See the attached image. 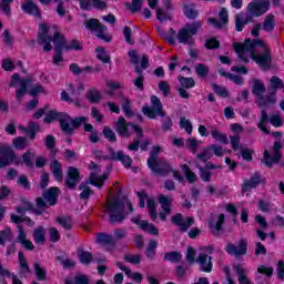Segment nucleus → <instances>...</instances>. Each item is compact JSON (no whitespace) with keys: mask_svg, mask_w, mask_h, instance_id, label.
<instances>
[{"mask_svg":"<svg viewBox=\"0 0 284 284\" xmlns=\"http://www.w3.org/2000/svg\"><path fill=\"white\" fill-rule=\"evenodd\" d=\"M233 48L239 59L244 61V63H248L250 59H252V61H255L263 70L270 68L272 57L270 55V48L263 40L252 41L246 39L244 43H233Z\"/></svg>","mask_w":284,"mask_h":284,"instance_id":"1","label":"nucleus"},{"mask_svg":"<svg viewBox=\"0 0 284 284\" xmlns=\"http://www.w3.org/2000/svg\"><path fill=\"white\" fill-rule=\"evenodd\" d=\"M38 37L40 43L43 44L44 52H50L52 50V41L58 50H81L80 41L72 40L69 44H65V39L62 37V34L59 32V28L55 26L41 23Z\"/></svg>","mask_w":284,"mask_h":284,"instance_id":"2","label":"nucleus"},{"mask_svg":"<svg viewBox=\"0 0 284 284\" xmlns=\"http://www.w3.org/2000/svg\"><path fill=\"white\" fill-rule=\"evenodd\" d=\"M201 26V22H193L192 24H186L181 28L178 33L174 29H170V31L164 36V39L169 41L171 45H176V40L183 45H194V37L195 34H199Z\"/></svg>","mask_w":284,"mask_h":284,"instance_id":"3","label":"nucleus"},{"mask_svg":"<svg viewBox=\"0 0 284 284\" xmlns=\"http://www.w3.org/2000/svg\"><path fill=\"white\" fill-rule=\"evenodd\" d=\"M60 120V126L63 132L70 134L72 130L77 129L78 125H83V123H88L87 116H79L75 119H71L68 113H57V111H49L44 116V123H52V121Z\"/></svg>","mask_w":284,"mask_h":284,"instance_id":"4","label":"nucleus"},{"mask_svg":"<svg viewBox=\"0 0 284 284\" xmlns=\"http://www.w3.org/2000/svg\"><path fill=\"white\" fill-rule=\"evenodd\" d=\"M130 212H132V202H130V200L124 199L122 201H108L106 213L111 219V223H121V221H123V219H125Z\"/></svg>","mask_w":284,"mask_h":284,"instance_id":"5","label":"nucleus"},{"mask_svg":"<svg viewBox=\"0 0 284 284\" xmlns=\"http://www.w3.org/2000/svg\"><path fill=\"white\" fill-rule=\"evenodd\" d=\"M162 151L163 150L161 149V146H154L148 159V166L155 174H165L170 172V163H168V161L165 160L159 159V152Z\"/></svg>","mask_w":284,"mask_h":284,"instance_id":"6","label":"nucleus"},{"mask_svg":"<svg viewBox=\"0 0 284 284\" xmlns=\"http://www.w3.org/2000/svg\"><path fill=\"white\" fill-rule=\"evenodd\" d=\"M21 165L23 160L21 156L16 155L14 151H12V146L7 144H0V168H6V165Z\"/></svg>","mask_w":284,"mask_h":284,"instance_id":"7","label":"nucleus"},{"mask_svg":"<svg viewBox=\"0 0 284 284\" xmlns=\"http://www.w3.org/2000/svg\"><path fill=\"white\" fill-rule=\"evenodd\" d=\"M115 131L121 136H130L132 132H135L138 139L143 136V130L136 124H130L125 122V118H119L118 123L114 125Z\"/></svg>","mask_w":284,"mask_h":284,"instance_id":"8","label":"nucleus"},{"mask_svg":"<svg viewBox=\"0 0 284 284\" xmlns=\"http://www.w3.org/2000/svg\"><path fill=\"white\" fill-rule=\"evenodd\" d=\"M85 28L97 34L98 39H102L106 43H110L112 38L108 34V27L101 24L97 19H90L85 21Z\"/></svg>","mask_w":284,"mask_h":284,"instance_id":"9","label":"nucleus"},{"mask_svg":"<svg viewBox=\"0 0 284 284\" xmlns=\"http://www.w3.org/2000/svg\"><path fill=\"white\" fill-rule=\"evenodd\" d=\"M151 105L152 106H143L142 112L149 119H156V116H165V112H163V104H161V100L156 98V95L151 97Z\"/></svg>","mask_w":284,"mask_h":284,"instance_id":"10","label":"nucleus"},{"mask_svg":"<svg viewBox=\"0 0 284 284\" xmlns=\"http://www.w3.org/2000/svg\"><path fill=\"white\" fill-rule=\"evenodd\" d=\"M250 17H263L270 10V0H255L247 7Z\"/></svg>","mask_w":284,"mask_h":284,"instance_id":"11","label":"nucleus"},{"mask_svg":"<svg viewBox=\"0 0 284 284\" xmlns=\"http://www.w3.org/2000/svg\"><path fill=\"white\" fill-rule=\"evenodd\" d=\"M89 168L93 170V172H91L88 183L94 185V187H103V183L108 181V174H101V169H99L95 163H90Z\"/></svg>","mask_w":284,"mask_h":284,"instance_id":"12","label":"nucleus"},{"mask_svg":"<svg viewBox=\"0 0 284 284\" xmlns=\"http://www.w3.org/2000/svg\"><path fill=\"white\" fill-rule=\"evenodd\" d=\"M202 252L197 256L196 263H199L202 272H212V247H202Z\"/></svg>","mask_w":284,"mask_h":284,"instance_id":"13","label":"nucleus"},{"mask_svg":"<svg viewBox=\"0 0 284 284\" xmlns=\"http://www.w3.org/2000/svg\"><path fill=\"white\" fill-rule=\"evenodd\" d=\"M138 196L140 199V207H145L146 199V207L149 210L151 221H156V202L154 201V199L148 197V193H145V191L138 193Z\"/></svg>","mask_w":284,"mask_h":284,"instance_id":"14","label":"nucleus"},{"mask_svg":"<svg viewBox=\"0 0 284 284\" xmlns=\"http://www.w3.org/2000/svg\"><path fill=\"white\" fill-rule=\"evenodd\" d=\"M10 88H14L19 85L20 88L17 90L16 98L18 101H21L23 99V95L26 94V90L28 88V80L21 79L19 74H13L10 82Z\"/></svg>","mask_w":284,"mask_h":284,"instance_id":"15","label":"nucleus"},{"mask_svg":"<svg viewBox=\"0 0 284 284\" xmlns=\"http://www.w3.org/2000/svg\"><path fill=\"white\" fill-rule=\"evenodd\" d=\"M226 252L231 256H245L247 254V241L240 240L239 244H227Z\"/></svg>","mask_w":284,"mask_h":284,"instance_id":"16","label":"nucleus"},{"mask_svg":"<svg viewBox=\"0 0 284 284\" xmlns=\"http://www.w3.org/2000/svg\"><path fill=\"white\" fill-rule=\"evenodd\" d=\"M280 150H281V142H275L272 155L267 151L264 152L265 165H268V168H271V165H274V163H278V161H281L282 155Z\"/></svg>","mask_w":284,"mask_h":284,"instance_id":"17","label":"nucleus"},{"mask_svg":"<svg viewBox=\"0 0 284 284\" xmlns=\"http://www.w3.org/2000/svg\"><path fill=\"white\" fill-rule=\"evenodd\" d=\"M132 223L138 225L143 232H146V234H152L153 236H159V227H156L154 224H151L148 221H142L141 216H135L132 220Z\"/></svg>","mask_w":284,"mask_h":284,"instance_id":"18","label":"nucleus"},{"mask_svg":"<svg viewBox=\"0 0 284 284\" xmlns=\"http://www.w3.org/2000/svg\"><path fill=\"white\" fill-rule=\"evenodd\" d=\"M17 227L18 236L16 243H20L24 250H29L30 252L34 250V244L28 239V233L26 232V229H23V225L19 224Z\"/></svg>","mask_w":284,"mask_h":284,"instance_id":"19","label":"nucleus"},{"mask_svg":"<svg viewBox=\"0 0 284 284\" xmlns=\"http://www.w3.org/2000/svg\"><path fill=\"white\" fill-rule=\"evenodd\" d=\"M171 221L174 225H178V227H180V230H182V232H187V230H190V227H192V225H194V219H192V217L183 219V215H181V214L174 215L171 219Z\"/></svg>","mask_w":284,"mask_h":284,"instance_id":"20","label":"nucleus"},{"mask_svg":"<svg viewBox=\"0 0 284 284\" xmlns=\"http://www.w3.org/2000/svg\"><path fill=\"white\" fill-rule=\"evenodd\" d=\"M159 203L163 210V212L160 213V219L161 221H165L171 212L170 205H172V196L160 195Z\"/></svg>","mask_w":284,"mask_h":284,"instance_id":"21","label":"nucleus"},{"mask_svg":"<svg viewBox=\"0 0 284 284\" xmlns=\"http://www.w3.org/2000/svg\"><path fill=\"white\" fill-rule=\"evenodd\" d=\"M219 19L220 21L214 18L209 19L210 26H213V28H217V30H220V28H223L224 26H227V21H229L227 9L222 8L220 10Z\"/></svg>","mask_w":284,"mask_h":284,"instance_id":"22","label":"nucleus"},{"mask_svg":"<svg viewBox=\"0 0 284 284\" xmlns=\"http://www.w3.org/2000/svg\"><path fill=\"white\" fill-rule=\"evenodd\" d=\"M233 270L239 276L240 284H252V281L250 277H247V274H250V270L247 267H245L243 264H235Z\"/></svg>","mask_w":284,"mask_h":284,"instance_id":"23","label":"nucleus"},{"mask_svg":"<svg viewBox=\"0 0 284 284\" xmlns=\"http://www.w3.org/2000/svg\"><path fill=\"white\" fill-rule=\"evenodd\" d=\"M79 181H81V173L79 172V169L70 166L68 169L67 185L73 190V187H77V183H79Z\"/></svg>","mask_w":284,"mask_h":284,"instance_id":"24","label":"nucleus"},{"mask_svg":"<svg viewBox=\"0 0 284 284\" xmlns=\"http://www.w3.org/2000/svg\"><path fill=\"white\" fill-rule=\"evenodd\" d=\"M116 266L120 267V270H122V272H124L126 276L131 278V281H134V283H138V284L143 283V274H141L140 272H132V270L123 266L121 262H118Z\"/></svg>","mask_w":284,"mask_h":284,"instance_id":"25","label":"nucleus"},{"mask_svg":"<svg viewBox=\"0 0 284 284\" xmlns=\"http://www.w3.org/2000/svg\"><path fill=\"white\" fill-rule=\"evenodd\" d=\"M225 222V215H213L209 222V225L212 230V232H221V229L223 227V223Z\"/></svg>","mask_w":284,"mask_h":284,"instance_id":"26","label":"nucleus"},{"mask_svg":"<svg viewBox=\"0 0 284 284\" xmlns=\"http://www.w3.org/2000/svg\"><path fill=\"white\" fill-rule=\"evenodd\" d=\"M18 263L20 265V276H28L30 274V265H28V260L22 251L18 253Z\"/></svg>","mask_w":284,"mask_h":284,"instance_id":"27","label":"nucleus"},{"mask_svg":"<svg viewBox=\"0 0 284 284\" xmlns=\"http://www.w3.org/2000/svg\"><path fill=\"white\" fill-rule=\"evenodd\" d=\"M97 243L110 250L114 246V239L105 233H99L95 237Z\"/></svg>","mask_w":284,"mask_h":284,"instance_id":"28","label":"nucleus"},{"mask_svg":"<svg viewBox=\"0 0 284 284\" xmlns=\"http://www.w3.org/2000/svg\"><path fill=\"white\" fill-rule=\"evenodd\" d=\"M23 12H27V14H33V17H41V12L39 11V7L32 2V0H26V2L22 4Z\"/></svg>","mask_w":284,"mask_h":284,"instance_id":"29","label":"nucleus"},{"mask_svg":"<svg viewBox=\"0 0 284 284\" xmlns=\"http://www.w3.org/2000/svg\"><path fill=\"white\" fill-rule=\"evenodd\" d=\"M51 172L55 179V181H62L63 179V165L61 164V162L53 160L51 162Z\"/></svg>","mask_w":284,"mask_h":284,"instance_id":"30","label":"nucleus"},{"mask_svg":"<svg viewBox=\"0 0 284 284\" xmlns=\"http://www.w3.org/2000/svg\"><path fill=\"white\" fill-rule=\"evenodd\" d=\"M48 205H55L57 196H59V187H51L43 194Z\"/></svg>","mask_w":284,"mask_h":284,"instance_id":"31","label":"nucleus"},{"mask_svg":"<svg viewBox=\"0 0 284 284\" xmlns=\"http://www.w3.org/2000/svg\"><path fill=\"white\" fill-rule=\"evenodd\" d=\"M33 241L37 245H43L45 243V229L38 226L33 230Z\"/></svg>","mask_w":284,"mask_h":284,"instance_id":"32","label":"nucleus"},{"mask_svg":"<svg viewBox=\"0 0 284 284\" xmlns=\"http://www.w3.org/2000/svg\"><path fill=\"white\" fill-rule=\"evenodd\" d=\"M211 135L214 141H219V143H224L227 145L230 143V140H227V135L224 133H221L216 128L212 126L211 128Z\"/></svg>","mask_w":284,"mask_h":284,"instance_id":"33","label":"nucleus"},{"mask_svg":"<svg viewBox=\"0 0 284 284\" xmlns=\"http://www.w3.org/2000/svg\"><path fill=\"white\" fill-rule=\"evenodd\" d=\"M261 183V178L258 175H253L250 180H246L243 184V192H248V190H254Z\"/></svg>","mask_w":284,"mask_h":284,"instance_id":"34","label":"nucleus"},{"mask_svg":"<svg viewBox=\"0 0 284 284\" xmlns=\"http://www.w3.org/2000/svg\"><path fill=\"white\" fill-rule=\"evenodd\" d=\"M268 121H270V118L267 116V112H265V110H263L262 118H261L260 122L257 123V128L264 134H270V130L267 129Z\"/></svg>","mask_w":284,"mask_h":284,"instance_id":"35","label":"nucleus"},{"mask_svg":"<svg viewBox=\"0 0 284 284\" xmlns=\"http://www.w3.org/2000/svg\"><path fill=\"white\" fill-rule=\"evenodd\" d=\"M112 159H116L118 161H121V163L124 165V168H130V165H132V159L130 156L125 155L121 151H119L118 153H113Z\"/></svg>","mask_w":284,"mask_h":284,"instance_id":"36","label":"nucleus"},{"mask_svg":"<svg viewBox=\"0 0 284 284\" xmlns=\"http://www.w3.org/2000/svg\"><path fill=\"white\" fill-rule=\"evenodd\" d=\"M78 258L82 265H88L92 262V253L83 250H78Z\"/></svg>","mask_w":284,"mask_h":284,"instance_id":"37","label":"nucleus"},{"mask_svg":"<svg viewBox=\"0 0 284 284\" xmlns=\"http://www.w3.org/2000/svg\"><path fill=\"white\" fill-rule=\"evenodd\" d=\"M87 99L90 103H99L101 101V92L97 89H90L87 91Z\"/></svg>","mask_w":284,"mask_h":284,"instance_id":"38","label":"nucleus"},{"mask_svg":"<svg viewBox=\"0 0 284 284\" xmlns=\"http://www.w3.org/2000/svg\"><path fill=\"white\" fill-rule=\"evenodd\" d=\"M179 125L181 130H184L186 134H192V131L194 130V126L192 125V121L187 118H180Z\"/></svg>","mask_w":284,"mask_h":284,"instance_id":"39","label":"nucleus"},{"mask_svg":"<svg viewBox=\"0 0 284 284\" xmlns=\"http://www.w3.org/2000/svg\"><path fill=\"white\" fill-rule=\"evenodd\" d=\"M12 145L16 150H26L28 148V139L18 136L12 140Z\"/></svg>","mask_w":284,"mask_h":284,"instance_id":"40","label":"nucleus"},{"mask_svg":"<svg viewBox=\"0 0 284 284\" xmlns=\"http://www.w3.org/2000/svg\"><path fill=\"white\" fill-rule=\"evenodd\" d=\"M155 17L158 21H161V23H163L164 21H170V19H172V14H170V12H166L163 8L156 9Z\"/></svg>","mask_w":284,"mask_h":284,"instance_id":"41","label":"nucleus"},{"mask_svg":"<svg viewBox=\"0 0 284 284\" xmlns=\"http://www.w3.org/2000/svg\"><path fill=\"white\" fill-rule=\"evenodd\" d=\"M95 52L97 59H99V61H102V63H110V55H108V52L103 47H98Z\"/></svg>","mask_w":284,"mask_h":284,"instance_id":"42","label":"nucleus"},{"mask_svg":"<svg viewBox=\"0 0 284 284\" xmlns=\"http://www.w3.org/2000/svg\"><path fill=\"white\" fill-rule=\"evenodd\" d=\"M106 88L108 90L104 91L105 94L112 95L114 94V90H120L121 82L106 80Z\"/></svg>","mask_w":284,"mask_h":284,"instance_id":"43","label":"nucleus"},{"mask_svg":"<svg viewBox=\"0 0 284 284\" xmlns=\"http://www.w3.org/2000/svg\"><path fill=\"white\" fill-rule=\"evenodd\" d=\"M263 92H265V84H263V82H261V80H253V93L256 97H260L263 94Z\"/></svg>","mask_w":284,"mask_h":284,"instance_id":"44","label":"nucleus"},{"mask_svg":"<svg viewBox=\"0 0 284 284\" xmlns=\"http://www.w3.org/2000/svg\"><path fill=\"white\" fill-rule=\"evenodd\" d=\"M257 274H258L257 278H261V276H266V278H270V276L274 274V268L262 265L257 267Z\"/></svg>","mask_w":284,"mask_h":284,"instance_id":"45","label":"nucleus"},{"mask_svg":"<svg viewBox=\"0 0 284 284\" xmlns=\"http://www.w3.org/2000/svg\"><path fill=\"white\" fill-rule=\"evenodd\" d=\"M57 223L64 230H72V220L70 216H59L57 217Z\"/></svg>","mask_w":284,"mask_h":284,"instance_id":"46","label":"nucleus"},{"mask_svg":"<svg viewBox=\"0 0 284 284\" xmlns=\"http://www.w3.org/2000/svg\"><path fill=\"white\" fill-rule=\"evenodd\" d=\"M245 23H247V21L245 20V14L241 13L235 17V30L237 32L243 31V28H245Z\"/></svg>","mask_w":284,"mask_h":284,"instance_id":"47","label":"nucleus"},{"mask_svg":"<svg viewBox=\"0 0 284 284\" xmlns=\"http://www.w3.org/2000/svg\"><path fill=\"white\" fill-rule=\"evenodd\" d=\"M263 30L265 32H272L274 30V16H266L264 24H263Z\"/></svg>","mask_w":284,"mask_h":284,"instance_id":"48","label":"nucleus"},{"mask_svg":"<svg viewBox=\"0 0 284 284\" xmlns=\"http://www.w3.org/2000/svg\"><path fill=\"white\" fill-rule=\"evenodd\" d=\"M85 91V84L83 83H78L77 87H74L73 84H69L68 85V92H70L71 94H81V92Z\"/></svg>","mask_w":284,"mask_h":284,"instance_id":"49","label":"nucleus"},{"mask_svg":"<svg viewBox=\"0 0 284 284\" xmlns=\"http://www.w3.org/2000/svg\"><path fill=\"white\" fill-rule=\"evenodd\" d=\"M22 163L27 165V168H32V161H34V153L31 151H27L24 154H22Z\"/></svg>","mask_w":284,"mask_h":284,"instance_id":"50","label":"nucleus"},{"mask_svg":"<svg viewBox=\"0 0 284 284\" xmlns=\"http://www.w3.org/2000/svg\"><path fill=\"white\" fill-rule=\"evenodd\" d=\"M184 14L187 19H196L199 17V11L194 9V6H184Z\"/></svg>","mask_w":284,"mask_h":284,"instance_id":"51","label":"nucleus"},{"mask_svg":"<svg viewBox=\"0 0 284 284\" xmlns=\"http://www.w3.org/2000/svg\"><path fill=\"white\" fill-rule=\"evenodd\" d=\"M182 171L184 172L189 183H194L196 181V174H194V172H191L190 168L186 164L182 165Z\"/></svg>","mask_w":284,"mask_h":284,"instance_id":"52","label":"nucleus"},{"mask_svg":"<svg viewBox=\"0 0 284 284\" xmlns=\"http://www.w3.org/2000/svg\"><path fill=\"white\" fill-rule=\"evenodd\" d=\"M34 273L38 276V281H45V270L37 262L34 263Z\"/></svg>","mask_w":284,"mask_h":284,"instance_id":"53","label":"nucleus"},{"mask_svg":"<svg viewBox=\"0 0 284 284\" xmlns=\"http://www.w3.org/2000/svg\"><path fill=\"white\" fill-rule=\"evenodd\" d=\"M183 256L179 252H171L164 255L165 261H171V263H179Z\"/></svg>","mask_w":284,"mask_h":284,"instance_id":"54","label":"nucleus"},{"mask_svg":"<svg viewBox=\"0 0 284 284\" xmlns=\"http://www.w3.org/2000/svg\"><path fill=\"white\" fill-rule=\"evenodd\" d=\"M257 103L261 108H263V105H272V104L276 103V98L274 95H268L266 98H260Z\"/></svg>","mask_w":284,"mask_h":284,"instance_id":"55","label":"nucleus"},{"mask_svg":"<svg viewBox=\"0 0 284 284\" xmlns=\"http://www.w3.org/2000/svg\"><path fill=\"white\" fill-rule=\"evenodd\" d=\"M63 50L65 49H58L55 45V49H54L55 54L53 55L54 65H61V63H63V54L61 53L63 52Z\"/></svg>","mask_w":284,"mask_h":284,"instance_id":"56","label":"nucleus"},{"mask_svg":"<svg viewBox=\"0 0 284 284\" xmlns=\"http://www.w3.org/2000/svg\"><path fill=\"white\" fill-rule=\"evenodd\" d=\"M67 284H88L89 280L88 276L85 275H77L73 281L72 280H67Z\"/></svg>","mask_w":284,"mask_h":284,"instance_id":"57","label":"nucleus"},{"mask_svg":"<svg viewBox=\"0 0 284 284\" xmlns=\"http://www.w3.org/2000/svg\"><path fill=\"white\" fill-rule=\"evenodd\" d=\"M27 134H29L30 139L33 141L34 136H37V132H39V124L31 122L28 124Z\"/></svg>","mask_w":284,"mask_h":284,"instance_id":"58","label":"nucleus"},{"mask_svg":"<svg viewBox=\"0 0 284 284\" xmlns=\"http://www.w3.org/2000/svg\"><path fill=\"white\" fill-rule=\"evenodd\" d=\"M199 145H201V141L191 138L186 141V148H190L193 154H196V150L199 149Z\"/></svg>","mask_w":284,"mask_h":284,"instance_id":"59","label":"nucleus"},{"mask_svg":"<svg viewBox=\"0 0 284 284\" xmlns=\"http://www.w3.org/2000/svg\"><path fill=\"white\" fill-rule=\"evenodd\" d=\"M179 81H180L182 88L190 89V88H194V85H195L194 79H192V78L180 77Z\"/></svg>","mask_w":284,"mask_h":284,"instance_id":"60","label":"nucleus"},{"mask_svg":"<svg viewBox=\"0 0 284 284\" xmlns=\"http://www.w3.org/2000/svg\"><path fill=\"white\" fill-rule=\"evenodd\" d=\"M195 72L197 77H207V73L210 72V69L205 64H196L195 65Z\"/></svg>","mask_w":284,"mask_h":284,"instance_id":"61","label":"nucleus"},{"mask_svg":"<svg viewBox=\"0 0 284 284\" xmlns=\"http://www.w3.org/2000/svg\"><path fill=\"white\" fill-rule=\"evenodd\" d=\"M271 125L274 128H283V118L278 114H274L270 118Z\"/></svg>","mask_w":284,"mask_h":284,"instance_id":"62","label":"nucleus"},{"mask_svg":"<svg viewBox=\"0 0 284 284\" xmlns=\"http://www.w3.org/2000/svg\"><path fill=\"white\" fill-rule=\"evenodd\" d=\"M212 88L219 97H222L223 99H227V89H225V87L212 84Z\"/></svg>","mask_w":284,"mask_h":284,"instance_id":"63","label":"nucleus"},{"mask_svg":"<svg viewBox=\"0 0 284 284\" xmlns=\"http://www.w3.org/2000/svg\"><path fill=\"white\" fill-rule=\"evenodd\" d=\"M80 190L82 191L80 194V199H90V194H92V190L88 184H81Z\"/></svg>","mask_w":284,"mask_h":284,"instance_id":"64","label":"nucleus"}]
</instances>
